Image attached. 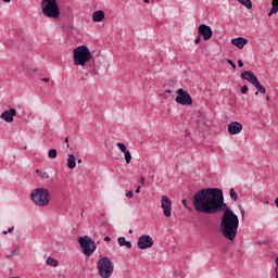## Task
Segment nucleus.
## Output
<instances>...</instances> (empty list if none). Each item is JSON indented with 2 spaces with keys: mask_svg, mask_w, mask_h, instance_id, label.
<instances>
[{
  "mask_svg": "<svg viewBox=\"0 0 278 278\" xmlns=\"http://www.w3.org/2000/svg\"><path fill=\"white\" fill-rule=\"evenodd\" d=\"M161 207L163 210L164 216H166L167 218H170V216H173V201H170V198H168V195H162Z\"/></svg>",
  "mask_w": 278,
  "mask_h": 278,
  "instance_id": "8",
  "label": "nucleus"
},
{
  "mask_svg": "<svg viewBox=\"0 0 278 278\" xmlns=\"http://www.w3.org/2000/svg\"><path fill=\"white\" fill-rule=\"evenodd\" d=\"M249 92V86L244 85L241 87V94H247Z\"/></svg>",
  "mask_w": 278,
  "mask_h": 278,
  "instance_id": "28",
  "label": "nucleus"
},
{
  "mask_svg": "<svg viewBox=\"0 0 278 278\" xmlns=\"http://www.w3.org/2000/svg\"><path fill=\"white\" fill-rule=\"evenodd\" d=\"M252 81L250 84H252V86H254V88L260 87L262 84H260V80L257 79V76L251 78Z\"/></svg>",
  "mask_w": 278,
  "mask_h": 278,
  "instance_id": "25",
  "label": "nucleus"
},
{
  "mask_svg": "<svg viewBox=\"0 0 278 278\" xmlns=\"http://www.w3.org/2000/svg\"><path fill=\"white\" fill-rule=\"evenodd\" d=\"M176 103H178L179 105H192V97H190V93H188V91L184 89H178L176 91Z\"/></svg>",
  "mask_w": 278,
  "mask_h": 278,
  "instance_id": "7",
  "label": "nucleus"
},
{
  "mask_svg": "<svg viewBox=\"0 0 278 278\" xmlns=\"http://www.w3.org/2000/svg\"><path fill=\"white\" fill-rule=\"evenodd\" d=\"M36 173H37L38 175H40V173H42V170L36 169Z\"/></svg>",
  "mask_w": 278,
  "mask_h": 278,
  "instance_id": "44",
  "label": "nucleus"
},
{
  "mask_svg": "<svg viewBox=\"0 0 278 278\" xmlns=\"http://www.w3.org/2000/svg\"><path fill=\"white\" fill-rule=\"evenodd\" d=\"M41 10L43 16H47V18H60V7L58 5V0H42Z\"/></svg>",
  "mask_w": 278,
  "mask_h": 278,
  "instance_id": "3",
  "label": "nucleus"
},
{
  "mask_svg": "<svg viewBox=\"0 0 278 278\" xmlns=\"http://www.w3.org/2000/svg\"><path fill=\"white\" fill-rule=\"evenodd\" d=\"M271 5L273 7H271V9L268 13V16H273V14H277V12H278V0H273Z\"/></svg>",
  "mask_w": 278,
  "mask_h": 278,
  "instance_id": "19",
  "label": "nucleus"
},
{
  "mask_svg": "<svg viewBox=\"0 0 278 278\" xmlns=\"http://www.w3.org/2000/svg\"><path fill=\"white\" fill-rule=\"evenodd\" d=\"M39 177H41V179H49V174L47 172L41 170Z\"/></svg>",
  "mask_w": 278,
  "mask_h": 278,
  "instance_id": "26",
  "label": "nucleus"
},
{
  "mask_svg": "<svg viewBox=\"0 0 278 278\" xmlns=\"http://www.w3.org/2000/svg\"><path fill=\"white\" fill-rule=\"evenodd\" d=\"M257 94H260V91H256V92H255V97H257Z\"/></svg>",
  "mask_w": 278,
  "mask_h": 278,
  "instance_id": "49",
  "label": "nucleus"
},
{
  "mask_svg": "<svg viewBox=\"0 0 278 278\" xmlns=\"http://www.w3.org/2000/svg\"><path fill=\"white\" fill-rule=\"evenodd\" d=\"M124 157H125L126 164H131V152L129 150L124 152Z\"/></svg>",
  "mask_w": 278,
  "mask_h": 278,
  "instance_id": "23",
  "label": "nucleus"
},
{
  "mask_svg": "<svg viewBox=\"0 0 278 278\" xmlns=\"http://www.w3.org/2000/svg\"><path fill=\"white\" fill-rule=\"evenodd\" d=\"M241 214L242 216H244V208H241Z\"/></svg>",
  "mask_w": 278,
  "mask_h": 278,
  "instance_id": "46",
  "label": "nucleus"
},
{
  "mask_svg": "<svg viewBox=\"0 0 278 278\" xmlns=\"http://www.w3.org/2000/svg\"><path fill=\"white\" fill-rule=\"evenodd\" d=\"M117 241L119 247H126V249H131V241H127L125 237H119Z\"/></svg>",
  "mask_w": 278,
  "mask_h": 278,
  "instance_id": "18",
  "label": "nucleus"
},
{
  "mask_svg": "<svg viewBox=\"0 0 278 278\" xmlns=\"http://www.w3.org/2000/svg\"><path fill=\"white\" fill-rule=\"evenodd\" d=\"M3 236H8V230L2 231Z\"/></svg>",
  "mask_w": 278,
  "mask_h": 278,
  "instance_id": "42",
  "label": "nucleus"
},
{
  "mask_svg": "<svg viewBox=\"0 0 278 278\" xmlns=\"http://www.w3.org/2000/svg\"><path fill=\"white\" fill-rule=\"evenodd\" d=\"M112 240V238L110 237H104V242H110Z\"/></svg>",
  "mask_w": 278,
  "mask_h": 278,
  "instance_id": "37",
  "label": "nucleus"
},
{
  "mask_svg": "<svg viewBox=\"0 0 278 278\" xmlns=\"http://www.w3.org/2000/svg\"><path fill=\"white\" fill-rule=\"evenodd\" d=\"M276 278H278V257H276Z\"/></svg>",
  "mask_w": 278,
  "mask_h": 278,
  "instance_id": "33",
  "label": "nucleus"
},
{
  "mask_svg": "<svg viewBox=\"0 0 278 278\" xmlns=\"http://www.w3.org/2000/svg\"><path fill=\"white\" fill-rule=\"evenodd\" d=\"M137 247L141 250L151 249V247H153V238L149 235L139 237Z\"/></svg>",
  "mask_w": 278,
  "mask_h": 278,
  "instance_id": "9",
  "label": "nucleus"
},
{
  "mask_svg": "<svg viewBox=\"0 0 278 278\" xmlns=\"http://www.w3.org/2000/svg\"><path fill=\"white\" fill-rule=\"evenodd\" d=\"M67 149H71V144H68V137L65 138Z\"/></svg>",
  "mask_w": 278,
  "mask_h": 278,
  "instance_id": "34",
  "label": "nucleus"
},
{
  "mask_svg": "<svg viewBox=\"0 0 278 278\" xmlns=\"http://www.w3.org/2000/svg\"><path fill=\"white\" fill-rule=\"evenodd\" d=\"M240 131H242V125L240 122H231L228 125V134H230V136H237Z\"/></svg>",
  "mask_w": 278,
  "mask_h": 278,
  "instance_id": "12",
  "label": "nucleus"
},
{
  "mask_svg": "<svg viewBox=\"0 0 278 278\" xmlns=\"http://www.w3.org/2000/svg\"><path fill=\"white\" fill-rule=\"evenodd\" d=\"M144 181H146L144 177L141 176V178H140V184H141L142 186H144Z\"/></svg>",
  "mask_w": 278,
  "mask_h": 278,
  "instance_id": "35",
  "label": "nucleus"
},
{
  "mask_svg": "<svg viewBox=\"0 0 278 278\" xmlns=\"http://www.w3.org/2000/svg\"><path fill=\"white\" fill-rule=\"evenodd\" d=\"M3 1V3H10V1H12V0H2Z\"/></svg>",
  "mask_w": 278,
  "mask_h": 278,
  "instance_id": "43",
  "label": "nucleus"
},
{
  "mask_svg": "<svg viewBox=\"0 0 278 278\" xmlns=\"http://www.w3.org/2000/svg\"><path fill=\"white\" fill-rule=\"evenodd\" d=\"M237 63L239 68H242V66H244V63L242 62V60H238Z\"/></svg>",
  "mask_w": 278,
  "mask_h": 278,
  "instance_id": "32",
  "label": "nucleus"
},
{
  "mask_svg": "<svg viewBox=\"0 0 278 278\" xmlns=\"http://www.w3.org/2000/svg\"><path fill=\"white\" fill-rule=\"evenodd\" d=\"M81 162H83L81 159H78V160H77V163H78V164H81Z\"/></svg>",
  "mask_w": 278,
  "mask_h": 278,
  "instance_id": "45",
  "label": "nucleus"
},
{
  "mask_svg": "<svg viewBox=\"0 0 278 278\" xmlns=\"http://www.w3.org/2000/svg\"><path fill=\"white\" fill-rule=\"evenodd\" d=\"M229 197L232 201H238V192H236V189L231 188L229 190Z\"/></svg>",
  "mask_w": 278,
  "mask_h": 278,
  "instance_id": "22",
  "label": "nucleus"
},
{
  "mask_svg": "<svg viewBox=\"0 0 278 278\" xmlns=\"http://www.w3.org/2000/svg\"><path fill=\"white\" fill-rule=\"evenodd\" d=\"M49 78H42L41 81H45L46 84H49Z\"/></svg>",
  "mask_w": 278,
  "mask_h": 278,
  "instance_id": "38",
  "label": "nucleus"
},
{
  "mask_svg": "<svg viewBox=\"0 0 278 278\" xmlns=\"http://www.w3.org/2000/svg\"><path fill=\"white\" fill-rule=\"evenodd\" d=\"M92 53L86 46H79L74 49V64L75 66H86L87 62H90Z\"/></svg>",
  "mask_w": 278,
  "mask_h": 278,
  "instance_id": "4",
  "label": "nucleus"
},
{
  "mask_svg": "<svg viewBox=\"0 0 278 278\" xmlns=\"http://www.w3.org/2000/svg\"><path fill=\"white\" fill-rule=\"evenodd\" d=\"M257 90H258V92H261V94H266V87H264V86H260V87H257L256 88Z\"/></svg>",
  "mask_w": 278,
  "mask_h": 278,
  "instance_id": "27",
  "label": "nucleus"
},
{
  "mask_svg": "<svg viewBox=\"0 0 278 278\" xmlns=\"http://www.w3.org/2000/svg\"><path fill=\"white\" fill-rule=\"evenodd\" d=\"M49 197L50 193L48 189L45 188H36L30 193L33 203L39 207H47V205H49Z\"/></svg>",
  "mask_w": 278,
  "mask_h": 278,
  "instance_id": "5",
  "label": "nucleus"
},
{
  "mask_svg": "<svg viewBox=\"0 0 278 278\" xmlns=\"http://www.w3.org/2000/svg\"><path fill=\"white\" fill-rule=\"evenodd\" d=\"M98 274L101 278H110L114 275V262L108 256H102L97 262Z\"/></svg>",
  "mask_w": 278,
  "mask_h": 278,
  "instance_id": "2",
  "label": "nucleus"
},
{
  "mask_svg": "<svg viewBox=\"0 0 278 278\" xmlns=\"http://www.w3.org/2000/svg\"><path fill=\"white\" fill-rule=\"evenodd\" d=\"M14 116H16V109H9L1 113L0 118L4 123H14Z\"/></svg>",
  "mask_w": 278,
  "mask_h": 278,
  "instance_id": "11",
  "label": "nucleus"
},
{
  "mask_svg": "<svg viewBox=\"0 0 278 278\" xmlns=\"http://www.w3.org/2000/svg\"><path fill=\"white\" fill-rule=\"evenodd\" d=\"M75 155L74 154H68V159H67V168H75V166H77V162L75 161Z\"/></svg>",
  "mask_w": 278,
  "mask_h": 278,
  "instance_id": "16",
  "label": "nucleus"
},
{
  "mask_svg": "<svg viewBox=\"0 0 278 278\" xmlns=\"http://www.w3.org/2000/svg\"><path fill=\"white\" fill-rule=\"evenodd\" d=\"M7 231H8V233H12V231H14V226H12L11 228H9Z\"/></svg>",
  "mask_w": 278,
  "mask_h": 278,
  "instance_id": "36",
  "label": "nucleus"
},
{
  "mask_svg": "<svg viewBox=\"0 0 278 278\" xmlns=\"http://www.w3.org/2000/svg\"><path fill=\"white\" fill-rule=\"evenodd\" d=\"M103 18H105V12H103V10L93 12V14H92L93 23H101V21H103Z\"/></svg>",
  "mask_w": 278,
  "mask_h": 278,
  "instance_id": "14",
  "label": "nucleus"
},
{
  "mask_svg": "<svg viewBox=\"0 0 278 278\" xmlns=\"http://www.w3.org/2000/svg\"><path fill=\"white\" fill-rule=\"evenodd\" d=\"M46 264H48V266H51L52 268H58V266H60V262L51 256L47 257Z\"/></svg>",
  "mask_w": 278,
  "mask_h": 278,
  "instance_id": "17",
  "label": "nucleus"
},
{
  "mask_svg": "<svg viewBox=\"0 0 278 278\" xmlns=\"http://www.w3.org/2000/svg\"><path fill=\"white\" fill-rule=\"evenodd\" d=\"M241 5H244L248 10H251L253 8V2L251 0H237Z\"/></svg>",
  "mask_w": 278,
  "mask_h": 278,
  "instance_id": "20",
  "label": "nucleus"
},
{
  "mask_svg": "<svg viewBox=\"0 0 278 278\" xmlns=\"http://www.w3.org/2000/svg\"><path fill=\"white\" fill-rule=\"evenodd\" d=\"M192 204L195 212L199 214L210 215L220 214V212H224L219 225L222 236H224L226 240H230V242L236 240V236H238L240 218H238V215L233 213L230 207H227V204L225 203V195L223 194V189L205 188L199 190L193 195Z\"/></svg>",
  "mask_w": 278,
  "mask_h": 278,
  "instance_id": "1",
  "label": "nucleus"
},
{
  "mask_svg": "<svg viewBox=\"0 0 278 278\" xmlns=\"http://www.w3.org/2000/svg\"><path fill=\"white\" fill-rule=\"evenodd\" d=\"M231 45L237 47V49H244V46L249 45V39L244 37H238L231 40Z\"/></svg>",
  "mask_w": 278,
  "mask_h": 278,
  "instance_id": "13",
  "label": "nucleus"
},
{
  "mask_svg": "<svg viewBox=\"0 0 278 278\" xmlns=\"http://www.w3.org/2000/svg\"><path fill=\"white\" fill-rule=\"evenodd\" d=\"M48 157H50V160H55L58 157V150L50 149L48 152Z\"/></svg>",
  "mask_w": 278,
  "mask_h": 278,
  "instance_id": "21",
  "label": "nucleus"
},
{
  "mask_svg": "<svg viewBox=\"0 0 278 278\" xmlns=\"http://www.w3.org/2000/svg\"><path fill=\"white\" fill-rule=\"evenodd\" d=\"M253 77H255V74L252 71H244L241 73V79H245L250 84L253 81Z\"/></svg>",
  "mask_w": 278,
  "mask_h": 278,
  "instance_id": "15",
  "label": "nucleus"
},
{
  "mask_svg": "<svg viewBox=\"0 0 278 278\" xmlns=\"http://www.w3.org/2000/svg\"><path fill=\"white\" fill-rule=\"evenodd\" d=\"M144 3H149V0H143Z\"/></svg>",
  "mask_w": 278,
  "mask_h": 278,
  "instance_id": "50",
  "label": "nucleus"
},
{
  "mask_svg": "<svg viewBox=\"0 0 278 278\" xmlns=\"http://www.w3.org/2000/svg\"><path fill=\"white\" fill-rule=\"evenodd\" d=\"M34 71V73H38V68H35V70H33Z\"/></svg>",
  "mask_w": 278,
  "mask_h": 278,
  "instance_id": "47",
  "label": "nucleus"
},
{
  "mask_svg": "<svg viewBox=\"0 0 278 278\" xmlns=\"http://www.w3.org/2000/svg\"><path fill=\"white\" fill-rule=\"evenodd\" d=\"M181 203L185 207H188V204H186V200H182Z\"/></svg>",
  "mask_w": 278,
  "mask_h": 278,
  "instance_id": "40",
  "label": "nucleus"
},
{
  "mask_svg": "<svg viewBox=\"0 0 278 278\" xmlns=\"http://www.w3.org/2000/svg\"><path fill=\"white\" fill-rule=\"evenodd\" d=\"M136 194H139L140 192V186L135 190Z\"/></svg>",
  "mask_w": 278,
  "mask_h": 278,
  "instance_id": "39",
  "label": "nucleus"
},
{
  "mask_svg": "<svg viewBox=\"0 0 278 278\" xmlns=\"http://www.w3.org/2000/svg\"><path fill=\"white\" fill-rule=\"evenodd\" d=\"M126 197L127 199H134V191H127Z\"/></svg>",
  "mask_w": 278,
  "mask_h": 278,
  "instance_id": "29",
  "label": "nucleus"
},
{
  "mask_svg": "<svg viewBox=\"0 0 278 278\" xmlns=\"http://www.w3.org/2000/svg\"><path fill=\"white\" fill-rule=\"evenodd\" d=\"M116 147L119 149L122 153H126V151H128L127 146H125V143L117 142Z\"/></svg>",
  "mask_w": 278,
  "mask_h": 278,
  "instance_id": "24",
  "label": "nucleus"
},
{
  "mask_svg": "<svg viewBox=\"0 0 278 278\" xmlns=\"http://www.w3.org/2000/svg\"><path fill=\"white\" fill-rule=\"evenodd\" d=\"M266 100H267V101H270V97L267 96V97H266Z\"/></svg>",
  "mask_w": 278,
  "mask_h": 278,
  "instance_id": "48",
  "label": "nucleus"
},
{
  "mask_svg": "<svg viewBox=\"0 0 278 278\" xmlns=\"http://www.w3.org/2000/svg\"><path fill=\"white\" fill-rule=\"evenodd\" d=\"M227 62L230 64V66H232L233 70L237 68L236 63H233V61H231L230 59H227Z\"/></svg>",
  "mask_w": 278,
  "mask_h": 278,
  "instance_id": "30",
  "label": "nucleus"
},
{
  "mask_svg": "<svg viewBox=\"0 0 278 278\" xmlns=\"http://www.w3.org/2000/svg\"><path fill=\"white\" fill-rule=\"evenodd\" d=\"M199 35L203 37L204 40H210L214 33L212 31V27L201 24L198 28Z\"/></svg>",
  "mask_w": 278,
  "mask_h": 278,
  "instance_id": "10",
  "label": "nucleus"
},
{
  "mask_svg": "<svg viewBox=\"0 0 278 278\" xmlns=\"http://www.w3.org/2000/svg\"><path fill=\"white\" fill-rule=\"evenodd\" d=\"M129 233H134V230L130 229V230H129Z\"/></svg>",
  "mask_w": 278,
  "mask_h": 278,
  "instance_id": "51",
  "label": "nucleus"
},
{
  "mask_svg": "<svg viewBox=\"0 0 278 278\" xmlns=\"http://www.w3.org/2000/svg\"><path fill=\"white\" fill-rule=\"evenodd\" d=\"M200 42H201V35H199V36L195 38V40H194V43H195V45H200Z\"/></svg>",
  "mask_w": 278,
  "mask_h": 278,
  "instance_id": "31",
  "label": "nucleus"
},
{
  "mask_svg": "<svg viewBox=\"0 0 278 278\" xmlns=\"http://www.w3.org/2000/svg\"><path fill=\"white\" fill-rule=\"evenodd\" d=\"M165 92L167 93V94H170V92H173L170 89H167V90H165Z\"/></svg>",
  "mask_w": 278,
  "mask_h": 278,
  "instance_id": "41",
  "label": "nucleus"
},
{
  "mask_svg": "<svg viewBox=\"0 0 278 278\" xmlns=\"http://www.w3.org/2000/svg\"><path fill=\"white\" fill-rule=\"evenodd\" d=\"M78 243L80 244L84 255L87 257H92L94 251H97L94 240H92V238L89 236H85L78 239Z\"/></svg>",
  "mask_w": 278,
  "mask_h": 278,
  "instance_id": "6",
  "label": "nucleus"
}]
</instances>
